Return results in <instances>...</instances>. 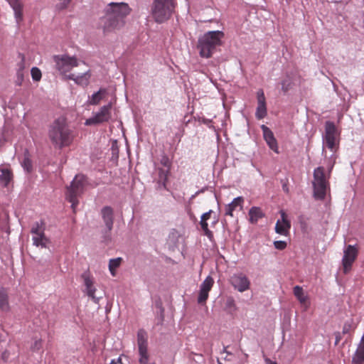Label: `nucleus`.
Returning <instances> with one entry per match:
<instances>
[{
  "label": "nucleus",
  "instance_id": "f257e3e1",
  "mask_svg": "<svg viewBox=\"0 0 364 364\" xmlns=\"http://www.w3.org/2000/svg\"><path fill=\"white\" fill-rule=\"evenodd\" d=\"M132 11L124 2H110L104 9L105 15L100 18V26L105 33L120 30L125 25V18Z\"/></svg>",
  "mask_w": 364,
  "mask_h": 364
},
{
  "label": "nucleus",
  "instance_id": "f03ea898",
  "mask_svg": "<svg viewBox=\"0 0 364 364\" xmlns=\"http://www.w3.org/2000/svg\"><path fill=\"white\" fill-rule=\"evenodd\" d=\"M48 137L54 147L60 149L72 143V131L65 118L59 117L53 121L48 129Z\"/></svg>",
  "mask_w": 364,
  "mask_h": 364
},
{
  "label": "nucleus",
  "instance_id": "7ed1b4c3",
  "mask_svg": "<svg viewBox=\"0 0 364 364\" xmlns=\"http://www.w3.org/2000/svg\"><path fill=\"white\" fill-rule=\"evenodd\" d=\"M223 38L224 33L221 31H208L200 36L197 44L200 56L204 58L212 57L217 48L222 45Z\"/></svg>",
  "mask_w": 364,
  "mask_h": 364
},
{
  "label": "nucleus",
  "instance_id": "20e7f679",
  "mask_svg": "<svg viewBox=\"0 0 364 364\" xmlns=\"http://www.w3.org/2000/svg\"><path fill=\"white\" fill-rule=\"evenodd\" d=\"M175 6V0H154L151 5V16L156 23H163L170 18Z\"/></svg>",
  "mask_w": 364,
  "mask_h": 364
},
{
  "label": "nucleus",
  "instance_id": "39448f33",
  "mask_svg": "<svg viewBox=\"0 0 364 364\" xmlns=\"http://www.w3.org/2000/svg\"><path fill=\"white\" fill-rule=\"evenodd\" d=\"M330 175L324 173V168L318 166L314 170L313 189L314 197L316 200H323L329 188L328 178Z\"/></svg>",
  "mask_w": 364,
  "mask_h": 364
},
{
  "label": "nucleus",
  "instance_id": "423d86ee",
  "mask_svg": "<svg viewBox=\"0 0 364 364\" xmlns=\"http://www.w3.org/2000/svg\"><path fill=\"white\" fill-rule=\"evenodd\" d=\"M87 184L86 177L82 174H78L75 176L70 186L68 187L66 198L71 203L73 210L78 204L77 198L83 193Z\"/></svg>",
  "mask_w": 364,
  "mask_h": 364
},
{
  "label": "nucleus",
  "instance_id": "0eeeda50",
  "mask_svg": "<svg viewBox=\"0 0 364 364\" xmlns=\"http://www.w3.org/2000/svg\"><path fill=\"white\" fill-rule=\"evenodd\" d=\"M339 136L340 132L334 122L326 121L325 123V132L322 134L323 155L325 154V147H327L333 152L336 151L339 142Z\"/></svg>",
  "mask_w": 364,
  "mask_h": 364
},
{
  "label": "nucleus",
  "instance_id": "6e6552de",
  "mask_svg": "<svg viewBox=\"0 0 364 364\" xmlns=\"http://www.w3.org/2000/svg\"><path fill=\"white\" fill-rule=\"evenodd\" d=\"M56 70L65 77L73 68L79 65V61L75 56H70L66 54L53 56Z\"/></svg>",
  "mask_w": 364,
  "mask_h": 364
},
{
  "label": "nucleus",
  "instance_id": "1a4fd4ad",
  "mask_svg": "<svg viewBox=\"0 0 364 364\" xmlns=\"http://www.w3.org/2000/svg\"><path fill=\"white\" fill-rule=\"evenodd\" d=\"M112 103H108L100 107L98 112L93 114V115L87 119L85 122V125L91 126L107 122L112 116L111 114Z\"/></svg>",
  "mask_w": 364,
  "mask_h": 364
},
{
  "label": "nucleus",
  "instance_id": "9d476101",
  "mask_svg": "<svg viewBox=\"0 0 364 364\" xmlns=\"http://www.w3.org/2000/svg\"><path fill=\"white\" fill-rule=\"evenodd\" d=\"M137 346L139 354V363L148 364V336L144 329H139L137 332Z\"/></svg>",
  "mask_w": 364,
  "mask_h": 364
},
{
  "label": "nucleus",
  "instance_id": "9b49d317",
  "mask_svg": "<svg viewBox=\"0 0 364 364\" xmlns=\"http://www.w3.org/2000/svg\"><path fill=\"white\" fill-rule=\"evenodd\" d=\"M358 250L353 245H348L343 251L342 263L344 273H347L351 268V266L357 257Z\"/></svg>",
  "mask_w": 364,
  "mask_h": 364
},
{
  "label": "nucleus",
  "instance_id": "f8f14e48",
  "mask_svg": "<svg viewBox=\"0 0 364 364\" xmlns=\"http://www.w3.org/2000/svg\"><path fill=\"white\" fill-rule=\"evenodd\" d=\"M230 282L234 288L240 292H243L250 288V282L243 273L234 274L230 278Z\"/></svg>",
  "mask_w": 364,
  "mask_h": 364
},
{
  "label": "nucleus",
  "instance_id": "ddd939ff",
  "mask_svg": "<svg viewBox=\"0 0 364 364\" xmlns=\"http://www.w3.org/2000/svg\"><path fill=\"white\" fill-rule=\"evenodd\" d=\"M257 107L255 112V117L258 119H262L267 114L266 99L262 90H259L257 92Z\"/></svg>",
  "mask_w": 364,
  "mask_h": 364
},
{
  "label": "nucleus",
  "instance_id": "4468645a",
  "mask_svg": "<svg viewBox=\"0 0 364 364\" xmlns=\"http://www.w3.org/2000/svg\"><path fill=\"white\" fill-rule=\"evenodd\" d=\"M261 129L263 133V138L269 149L274 151L275 153H279L277 141L272 130L264 124L261 126Z\"/></svg>",
  "mask_w": 364,
  "mask_h": 364
},
{
  "label": "nucleus",
  "instance_id": "2eb2a0df",
  "mask_svg": "<svg viewBox=\"0 0 364 364\" xmlns=\"http://www.w3.org/2000/svg\"><path fill=\"white\" fill-rule=\"evenodd\" d=\"M282 220H278L275 225V232L281 235L287 236L291 228L290 222L287 219V215L284 210L280 211Z\"/></svg>",
  "mask_w": 364,
  "mask_h": 364
},
{
  "label": "nucleus",
  "instance_id": "dca6fc26",
  "mask_svg": "<svg viewBox=\"0 0 364 364\" xmlns=\"http://www.w3.org/2000/svg\"><path fill=\"white\" fill-rule=\"evenodd\" d=\"M90 77V70H87L80 75H76L70 73L65 76L66 80H73L75 84L82 87H86L89 85Z\"/></svg>",
  "mask_w": 364,
  "mask_h": 364
},
{
  "label": "nucleus",
  "instance_id": "f3484780",
  "mask_svg": "<svg viewBox=\"0 0 364 364\" xmlns=\"http://www.w3.org/2000/svg\"><path fill=\"white\" fill-rule=\"evenodd\" d=\"M14 11V18L17 25L23 20V4L21 0H6Z\"/></svg>",
  "mask_w": 364,
  "mask_h": 364
},
{
  "label": "nucleus",
  "instance_id": "a211bd4d",
  "mask_svg": "<svg viewBox=\"0 0 364 364\" xmlns=\"http://www.w3.org/2000/svg\"><path fill=\"white\" fill-rule=\"evenodd\" d=\"M101 216L108 232L112 230L114 224V210L110 206H105L101 210Z\"/></svg>",
  "mask_w": 364,
  "mask_h": 364
},
{
  "label": "nucleus",
  "instance_id": "6ab92c4d",
  "mask_svg": "<svg viewBox=\"0 0 364 364\" xmlns=\"http://www.w3.org/2000/svg\"><path fill=\"white\" fill-rule=\"evenodd\" d=\"M83 284L85 287V291L87 296H95L96 287L95 286V279L89 272H84L82 274Z\"/></svg>",
  "mask_w": 364,
  "mask_h": 364
},
{
  "label": "nucleus",
  "instance_id": "aec40b11",
  "mask_svg": "<svg viewBox=\"0 0 364 364\" xmlns=\"http://www.w3.org/2000/svg\"><path fill=\"white\" fill-rule=\"evenodd\" d=\"M244 203V198L242 196H238L235 198L231 203L228 204L225 208V215H230L231 217L233 216V211L236 210L237 208L240 209L242 208Z\"/></svg>",
  "mask_w": 364,
  "mask_h": 364
},
{
  "label": "nucleus",
  "instance_id": "412c9836",
  "mask_svg": "<svg viewBox=\"0 0 364 364\" xmlns=\"http://www.w3.org/2000/svg\"><path fill=\"white\" fill-rule=\"evenodd\" d=\"M352 364H364V333L356 351L353 355Z\"/></svg>",
  "mask_w": 364,
  "mask_h": 364
},
{
  "label": "nucleus",
  "instance_id": "4be33fe9",
  "mask_svg": "<svg viewBox=\"0 0 364 364\" xmlns=\"http://www.w3.org/2000/svg\"><path fill=\"white\" fill-rule=\"evenodd\" d=\"M107 94V90L105 88H100L97 92H94L91 97H89L87 103L90 105H97L100 104L101 100Z\"/></svg>",
  "mask_w": 364,
  "mask_h": 364
},
{
  "label": "nucleus",
  "instance_id": "5701e85b",
  "mask_svg": "<svg viewBox=\"0 0 364 364\" xmlns=\"http://www.w3.org/2000/svg\"><path fill=\"white\" fill-rule=\"evenodd\" d=\"M250 222L255 224L257 221L264 216L262 209L259 207H252L249 210Z\"/></svg>",
  "mask_w": 364,
  "mask_h": 364
},
{
  "label": "nucleus",
  "instance_id": "b1692460",
  "mask_svg": "<svg viewBox=\"0 0 364 364\" xmlns=\"http://www.w3.org/2000/svg\"><path fill=\"white\" fill-rule=\"evenodd\" d=\"M213 282V279L210 276L207 277L200 285L199 296H208Z\"/></svg>",
  "mask_w": 364,
  "mask_h": 364
},
{
  "label": "nucleus",
  "instance_id": "393cba45",
  "mask_svg": "<svg viewBox=\"0 0 364 364\" xmlns=\"http://www.w3.org/2000/svg\"><path fill=\"white\" fill-rule=\"evenodd\" d=\"M32 240L33 245L42 248H46L48 242V239L46 237L44 232L40 235H33Z\"/></svg>",
  "mask_w": 364,
  "mask_h": 364
},
{
  "label": "nucleus",
  "instance_id": "a878e982",
  "mask_svg": "<svg viewBox=\"0 0 364 364\" xmlns=\"http://www.w3.org/2000/svg\"><path fill=\"white\" fill-rule=\"evenodd\" d=\"M12 178L11 171L6 168H0V183L6 186Z\"/></svg>",
  "mask_w": 364,
  "mask_h": 364
},
{
  "label": "nucleus",
  "instance_id": "bb28decb",
  "mask_svg": "<svg viewBox=\"0 0 364 364\" xmlns=\"http://www.w3.org/2000/svg\"><path fill=\"white\" fill-rule=\"evenodd\" d=\"M122 262V257H117L110 259L109 261V270L112 276L114 277L116 275V270L120 266Z\"/></svg>",
  "mask_w": 364,
  "mask_h": 364
},
{
  "label": "nucleus",
  "instance_id": "cd10ccee",
  "mask_svg": "<svg viewBox=\"0 0 364 364\" xmlns=\"http://www.w3.org/2000/svg\"><path fill=\"white\" fill-rule=\"evenodd\" d=\"M223 303L224 304V309L228 313L231 314L235 311L236 307L232 297H226L225 299H223Z\"/></svg>",
  "mask_w": 364,
  "mask_h": 364
},
{
  "label": "nucleus",
  "instance_id": "c85d7f7f",
  "mask_svg": "<svg viewBox=\"0 0 364 364\" xmlns=\"http://www.w3.org/2000/svg\"><path fill=\"white\" fill-rule=\"evenodd\" d=\"M44 223L41 222H36L33 224L31 232L33 235H40L44 232Z\"/></svg>",
  "mask_w": 364,
  "mask_h": 364
},
{
  "label": "nucleus",
  "instance_id": "c756f323",
  "mask_svg": "<svg viewBox=\"0 0 364 364\" xmlns=\"http://www.w3.org/2000/svg\"><path fill=\"white\" fill-rule=\"evenodd\" d=\"M168 170L164 168H159V184L164 188H166V182L167 181Z\"/></svg>",
  "mask_w": 364,
  "mask_h": 364
},
{
  "label": "nucleus",
  "instance_id": "7c9ffc66",
  "mask_svg": "<svg viewBox=\"0 0 364 364\" xmlns=\"http://www.w3.org/2000/svg\"><path fill=\"white\" fill-rule=\"evenodd\" d=\"M21 166H23V169L27 172H31L32 170V162L28 157V151L25 153L24 158L21 162Z\"/></svg>",
  "mask_w": 364,
  "mask_h": 364
},
{
  "label": "nucleus",
  "instance_id": "2f4dec72",
  "mask_svg": "<svg viewBox=\"0 0 364 364\" xmlns=\"http://www.w3.org/2000/svg\"><path fill=\"white\" fill-rule=\"evenodd\" d=\"M23 68H24L23 64L21 63L19 65L18 70L16 72V84L18 86L21 85L22 82L23 81V77H24Z\"/></svg>",
  "mask_w": 364,
  "mask_h": 364
},
{
  "label": "nucleus",
  "instance_id": "473e14b6",
  "mask_svg": "<svg viewBox=\"0 0 364 364\" xmlns=\"http://www.w3.org/2000/svg\"><path fill=\"white\" fill-rule=\"evenodd\" d=\"M43 341L40 338H34L32 344L31 345V350L32 351H38L42 348Z\"/></svg>",
  "mask_w": 364,
  "mask_h": 364
},
{
  "label": "nucleus",
  "instance_id": "72a5a7b5",
  "mask_svg": "<svg viewBox=\"0 0 364 364\" xmlns=\"http://www.w3.org/2000/svg\"><path fill=\"white\" fill-rule=\"evenodd\" d=\"M31 74L32 79L34 81H39L41 78V72L36 67H33L31 68Z\"/></svg>",
  "mask_w": 364,
  "mask_h": 364
},
{
  "label": "nucleus",
  "instance_id": "f704fd0d",
  "mask_svg": "<svg viewBox=\"0 0 364 364\" xmlns=\"http://www.w3.org/2000/svg\"><path fill=\"white\" fill-rule=\"evenodd\" d=\"M58 1H59V3H58L56 4L55 8H56V9L61 11V10H64L66 8H68V6H69V4H70L72 0H58Z\"/></svg>",
  "mask_w": 364,
  "mask_h": 364
},
{
  "label": "nucleus",
  "instance_id": "c9c22d12",
  "mask_svg": "<svg viewBox=\"0 0 364 364\" xmlns=\"http://www.w3.org/2000/svg\"><path fill=\"white\" fill-rule=\"evenodd\" d=\"M336 156L334 154H333L328 159V162H327V168H328V175H330L333 168V166L336 163Z\"/></svg>",
  "mask_w": 364,
  "mask_h": 364
},
{
  "label": "nucleus",
  "instance_id": "e433bc0d",
  "mask_svg": "<svg viewBox=\"0 0 364 364\" xmlns=\"http://www.w3.org/2000/svg\"><path fill=\"white\" fill-rule=\"evenodd\" d=\"M213 213L214 212L212 210L203 213L200 218V225L208 224L207 220L211 218Z\"/></svg>",
  "mask_w": 364,
  "mask_h": 364
},
{
  "label": "nucleus",
  "instance_id": "4c0bfd02",
  "mask_svg": "<svg viewBox=\"0 0 364 364\" xmlns=\"http://www.w3.org/2000/svg\"><path fill=\"white\" fill-rule=\"evenodd\" d=\"M353 328V321L352 319L345 322L343 328V333H348Z\"/></svg>",
  "mask_w": 364,
  "mask_h": 364
},
{
  "label": "nucleus",
  "instance_id": "58836bf2",
  "mask_svg": "<svg viewBox=\"0 0 364 364\" xmlns=\"http://www.w3.org/2000/svg\"><path fill=\"white\" fill-rule=\"evenodd\" d=\"M0 309L4 311H8L9 310V304L7 297H0Z\"/></svg>",
  "mask_w": 364,
  "mask_h": 364
},
{
  "label": "nucleus",
  "instance_id": "ea45409f",
  "mask_svg": "<svg viewBox=\"0 0 364 364\" xmlns=\"http://www.w3.org/2000/svg\"><path fill=\"white\" fill-rule=\"evenodd\" d=\"M274 246L279 250H283L287 247V242L283 240H277L274 242Z\"/></svg>",
  "mask_w": 364,
  "mask_h": 364
},
{
  "label": "nucleus",
  "instance_id": "a19ab883",
  "mask_svg": "<svg viewBox=\"0 0 364 364\" xmlns=\"http://www.w3.org/2000/svg\"><path fill=\"white\" fill-rule=\"evenodd\" d=\"M200 226L206 236L208 237H211L213 236V232L209 230L208 224L200 225Z\"/></svg>",
  "mask_w": 364,
  "mask_h": 364
},
{
  "label": "nucleus",
  "instance_id": "79ce46f5",
  "mask_svg": "<svg viewBox=\"0 0 364 364\" xmlns=\"http://www.w3.org/2000/svg\"><path fill=\"white\" fill-rule=\"evenodd\" d=\"M309 297H298L299 299V301L300 302V304L304 306V309H306L308 306L309 305Z\"/></svg>",
  "mask_w": 364,
  "mask_h": 364
},
{
  "label": "nucleus",
  "instance_id": "37998d69",
  "mask_svg": "<svg viewBox=\"0 0 364 364\" xmlns=\"http://www.w3.org/2000/svg\"><path fill=\"white\" fill-rule=\"evenodd\" d=\"M294 296H303V289L299 286L294 287Z\"/></svg>",
  "mask_w": 364,
  "mask_h": 364
},
{
  "label": "nucleus",
  "instance_id": "c03bdc74",
  "mask_svg": "<svg viewBox=\"0 0 364 364\" xmlns=\"http://www.w3.org/2000/svg\"><path fill=\"white\" fill-rule=\"evenodd\" d=\"M289 83L286 81V80H284L282 82V89L284 91V92H287L288 90H289Z\"/></svg>",
  "mask_w": 364,
  "mask_h": 364
},
{
  "label": "nucleus",
  "instance_id": "a18cd8bd",
  "mask_svg": "<svg viewBox=\"0 0 364 364\" xmlns=\"http://www.w3.org/2000/svg\"><path fill=\"white\" fill-rule=\"evenodd\" d=\"M110 363L112 364H123L121 357H119L117 359H112Z\"/></svg>",
  "mask_w": 364,
  "mask_h": 364
},
{
  "label": "nucleus",
  "instance_id": "49530a36",
  "mask_svg": "<svg viewBox=\"0 0 364 364\" xmlns=\"http://www.w3.org/2000/svg\"><path fill=\"white\" fill-rule=\"evenodd\" d=\"M208 297H198V303L200 304H204L206 302Z\"/></svg>",
  "mask_w": 364,
  "mask_h": 364
},
{
  "label": "nucleus",
  "instance_id": "de8ad7c7",
  "mask_svg": "<svg viewBox=\"0 0 364 364\" xmlns=\"http://www.w3.org/2000/svg\"><path fill=\"white\" fill-rule=\"evenodd\" d=\"M0 106L4 109H6V100L0 97Z\"/></svg>",
  "mask_w": 364,
  "mask_h": 364
},
{
  "label": "nucleus",
  "instance_id": "09e8293b",
  "mask_svg": "<svg viewBox=\"0 0 364 364\" xmlns=\"http://www.w3.org/2000/svg\"><path fill=\"white\" fill-rule=\"evenodd\" d=\"M213 215L212 225H215L218 222V217L215 213Z\"/></svg>",
  "mask_w": 364,
  "mask_h": 364
},
{
  "label": "nucleus",
  "instance_id": "8fccbe9b",
  "mask_svg": "<svg viewBox=\"0 0 364 364\" xmlns=\"http://www.w3.org/2000/svg\"><path fill=\"white\" fill-rule=\"evenodd\" d=\"M264 362L266 364H277L276 362H273L269 358H264Z\"/></svg>",
  "mask_w": 364,
  "mask_h": 364
},
{
  "label": "nucleus",
  "instance_id": "3c124183",
  "mask_svg": "<svg viewBox=\"0 0 364 364\" xmlns=\"http://www.w3.org/2000/svg\"><path fill=\"white\" fill-rule=\"evenodd\" d=\"M93 301L95 303V304H98L99 303V301L100 299V297H95V296H93L92 297Z\"/></svg>",
  "mask_w": 364,
  "mask_h": 364
},
{
  "label": "nucleus",
  "instance_id": "603ef678",
  "mask_svg": "<svg viewBox=\"0 0 364 364\" xmlns=\"http://www.w3.org/2000/svg\"><path fill=\"white\" fill-rule=\"evenodd\" d=\"M117 154H118V149L116 148H114V146H112V154L114 155L116 154L117 156Z\"/></svg>",
  "mask_w": 364,
  "mask_h": 364
},
{
  "label": "nucleus",
  "instance_id": "864d4df0",
  "mask_svg": "<svg viewBox=\"0 0 364 364\" xmlns=\"http://www.w3.org/2000/svg\"><path fill=\"white\" fill-rule=\"evenodd\" d=\"M2 358L5 360L8 358V354L6 352H4L2 353Z\"/></svg>",
  "mask_w": 364,
  "mask_h": 364
},
{
  "label": "nucleus",
  "instance_id": "5fc2aeb1",
  "mask_svg": "<svg viewBox=\"0 0 364 364\" xmlns=\"http://www.w3.org/2000/svg\"><path fill=\"white\" fill-rule=\"evenodd\" d=\"M340 339H341L340 335H339V333H338V335L336 336V342H335L336 345L338 344V343L339 342Z\"/></svg>",
  "mask_w": 364,
  "mask_h": 364
},
{
  "label": "nucleus",
  "instance_id": "6e6d98bb",
  "mask_svg": "<svg viewBox=\"0 0 364 364\" xmlns=\"http://www.w3.org/2000/svg\"><path fill=\"white\" fill-rule=\"evenodd\" d=\"M0 296H4V294L1 292V290L0 289Z\"/></svg>",
  "mask_w": 364,
  "mask_h": 364
},
{
  "label": "nucleus",
  "instance_id": "4d7b16f0",
  "mask_svg": "<svg viewBox=\"0 0 364 364\" xmlns=\"http://www.w3.org/2000/svg\"><path fill=\"white\" fill-rule=\"evenodd\" d=\"M152 364H154V363H152Z\"/></svg>",
  "mask_w": 364,
  "mask_h": 364
}]
</instances>
